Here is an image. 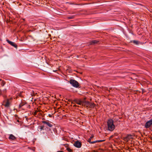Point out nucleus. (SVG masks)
<instances>
[{
    "mask_svg": "<svg viewBox=\"0 0 152 152\" xmlns=\"http://www.w3.org/2000/svg\"><path fill=\"white\" fill-rule=\"evenodd\" d=\"M11 18V16H10V18Z\"/></svg>",
    "mask_w": 152,
    "mask_h": 152,
    "instance_id": "nucleus-30",
    "label": "nucleus"
},
{
    "mask_svg": "<svg viewBox=\"0 0 152 152\" xmlns=\"http://www.w3.org/2000/svg\"><path fill=\"white\" fill-rule=\"evenodd\" d=\"M42 123L46 124L47 125L50 127H52L53 126V125L52 124H51L49 122L47 121H44L42 122Z\"/></svg>",
    "mask_w": 152,
    "mask_h": 152,
    "instance_id": "nucleus-7",
    "label": "nucleus"
},
{
    "mask_svg": "<svg viewBox=\"0 0 152 152\" xmlns=\"http://www.w3.org/2000/svg\"><path fill=\"white\" fill-rule=\"evenodd\" d=\"M74 145L77 148H80L81 147V144L80 142L77 141L75 142Z\"/></svg>",
    "mask_w": 152,
    "mask_h": 152,
    "instance_id": "nucleus-4",
    "label": "nucleus"
},
{
    "mask_svg": "<svg viewBox=\"0 0 152 152\" xmlns=\"http://www.w3.org/2000/svg\"><path fill=\"white\" fill-rule=\"evenodd\" d=\"M98 142L97 140L94 141H92L91 142V144H94L96 142Z\"/></svg>",
    "mask_w": 152,
    "mask_h": 152,
    "instance_id": "nucleus-19",
    "label": "nucleus"
},
{
    "mask_svg": "<svg viewBox=\"0 0 152 152\" xmlns=\"http://www.w3.org/2000/svg\"><path fill=\"white\" fill-rule=\"evenodd\" d=\"M131 42H133L136 45H138L139 44H142V43L139 42L138 41L134 40L131 41Z\"/></svg>",
    "mask_w": 152,
    "mask_h": 152,
    "instance_id": "nucleus-8",
    "label": "nucleus"
},
{
    "mask_svg": "<svg viewBox=\"0 0 152 152\" xmlns=\"http://www.w3.org/2000/svg\"><path fill=\"white\" fill-rule=\"evenodd\" d=\"M75 15H72L67 17V18L68 19H73L75 18Z\"/></svg>",
    "mask_w": 152,
    "mask_h": 152,
    "instance_id": "nucleus-14",
    "label": "nucleus"
},
{
    "mask_svg": "<svg viewBox=\"0 0 152 152\" xmlns=\"http://www.w3.org/2000/svg\"><path fill=\"white\" fill-rule=\"evenodd\" d=\"M10 45H11L16 49H17L18 48V46L14 42L10 41Z\"/></svg>",
    "mask_w": 152,
    "mask_h": 152,
    "instance_id": "nucleus-5",
    "label": "nucleus"
},
{
    "mask_svg": "<svg viewBox=\"0 0 152 152\" xmlns=\"http://www.w3.org/2000/svg\"><path fill=\"white\" fill-rule=\"evenodd\" d=\"M67 151L69 152H72V150L69 148H67Z\"/></svg>",
    "mask_w": 152,
    "mask_h": 152,
    "instance_id": "nucleus-17",
    "label": "nucleus"
},
{
    "mask_svg": "<svg viewBox=\"0 0 152 152\" xmlns=\"http://www.w3.org/2000/svg\"><path fill=\"white\" fill-rule=\"evenodd\" d=\"M17 139V137H15L12 134H10V141L11 140L14 141H16Z\"/></svg>",
    "mask_w": 152,
    "mask_h": 152,
    "instance_id": "nucleus-6",
    "label": "nucleus"
},
{
    "mask_svg": "<svg viewBox=\"0 0 152 152\" xmlns=\"http://www.w3.org/2000/svg\"><path fill=\"white\" fill-rule=\"evenodd\" d=\"M58 152H63V151H59Z\"/></svg>",
    "mask_w": 152,
    "mask_h": 152,
    "instance_id": "nucleus-26",
    "label": "nucleus"
},
{
    "mask_svg": "<svg viewBox=\"0 0 152 152\" xmlns=\"http://www.w3.org/2000/svg\"><path fill=\"white\" fill-rule=\"evenodd\" d=\"M107 125L109 130L112 131L114 129L115 126L114 124L113 121L112 119L108 120L107 122Z\"/></svg>",
    "mask_w": 152,
    "mask_h": 152,
    "instance_id": "nucleus-1",
    "label": "nucleus"
},
{
    "mask_svg": "<svg viewBox=\"0 0 152 152\" xmlns=\"http://www.w3.org/2000/svg\"><path fill=\"white\" fill-rule=\"evenodd\" d=\"M74 101L77 104H78L81 105H83V102L80 100H78L77 99H75Z\"/></svg>",
    "mask_w": 152,
    "mask_h": 152,
    "instance_id": "nucleus-10",
    "label": "nucleus"
},
{
    "mask_svg": "<svg viewBox=\"0 0 152 152\" xmlns=\"http://www.w3.org/2000/svg\"><path fill=\"white\" fill-rule=\"evenodd\" d=\"M99 42V41L96 40H93L91 41L90 42V45H93Z\"/></svg>",
    "mask_w": 152,
    "mask_h": 152,
    "instance_id": "nucleus-9",
    "label": "nucleus"
},
{
    "mask_svg": "<svg viewBox=\"0 0 152 152\" xmlns=\"http://www.w3.org/2000/svg\"><path fill=\"white\" fill-rule=\"evenodd\" d=\"M127 138L129 140L131 139H132L133 138L131 135H128L127 136Z\"/></svg>",
    "mask_w": 152,
    "mask_h": 152,
    "instance_id": "nucleus-13",
    "label": "nucleus"
},
{
    "mask_svg": "<svg viewBox=\"0 0 152 152\" xmlns=\"http://www.w3.org/2000/svg\"><path fill=\"white\" fill-rule=\"evenodd\" d=\"M152 125V118L147 121L145 124V127L148 128L150 127Z\"/></svg>",
    "mask_w": 152,
    "mask_h": 152,
    "instance_id": "nucleus-3",
    "label": "nucleus"
},
{
    "mask_svg": "<svg viewBox=\"0 0 152 152\" xmlns=\"http://www.w3.org/2000/svg\"><path fill=\"white\" fill-rule=\"evenodd\" d=\"M34 114H35V115L36 114V113H34Z\"/></svg>",
    "mask_w": 152,
    "mask_h": 152,
    "instance_id": "nucleus-28",
    "label": "nucleus"
},
{
    "mask_svg": "<svg viewBox=\"0 0 152 152\" xmlns=\"http://www.w3.org/2000/svg\"><path fill=\"white\" fill-rule=\"evenodd\" d=\"M25 104V103L24 102H22L19 104V108H21L23 106H24Z\"/></svg>",
    "mask_w": 152,
    "mask_h": 152,
    "instance_id": "nucleus-12",
    "label": "nucleus"
},
{
    "mask_svg": "<svg viewBox=\"0 0 152 152\" xmlns=\"http://www.w3.org/2000/svg\"><path fill=\"white\" fill-rule=\"evenodd\" d=\"M4 105L6 107H8L10 105V103L8 101L7 102V103L4 104Z\"/></svg>",
    "mask_w": 152,
    "mask_h": 152,
    "instance_id": "nucleus-15",
    "label": "nucleus"
},
{
    "mask_svg": "<svg viewBox=\"0 0 152 152\" xmlns=\"http://www.w3.org/2000/svg\"><path fill=\"white\" fill-rule=\"evenodd\" d=\"M98 142H104L105 141L104 140H97Z\"/></svg>",
    "mask_w": 152,
    "mask_h": 152,
    "instance_id": "nucleus-20",
    "label": "nucleus"
},
{
    "mask_svg": "<svg viewBox=\"0 0 152 152\" xmlns=\"http://www.w3.org/2000/svg\"><path fill=\"white\" fill-rule=\"evenodd\" d=\"M7 42H8L10 44V41L8 40V39H7Z\"/></svg>",
    "mask_w": 152,
    "mask_h": 152,
    "instance_id": "nucleus-23",
    "label": "nucleus"
},
{
    "mask_svg": "<svg viewBox=\"0 0 152 152\" xmlns=\"http://www.w3.org/2000/svg\"><path fill=\"white\" fill-rule=\"evenodd\" d=\"M88 103L89 104V105L90 106V107H94L95 106V104L94 103H89L88 102Z\"/></svg>",
    "mask_w": 152,
    "mask_h": 152,
    "instance_id": "nucleus-11",
    "label": "nucleus"
},
{
    "mask_svg": "<svg viewBox=\"0 0 152 152\" xmlns=\"http://www.w3.org/2000/svg\"><path fill=\"white\" fill-rule=\"evenodd\" d=\"M10 15H11V16L12 15V14H11L10 13Z\"/></svg>",
    "mask_w": 152,
    "mask_h": 152,
    "instance_id": "nucleus-27",
    "label": "nucleus"
},
{
    "mask_svg": "<svg viewBox=\"0 0 152 152\" xmlns=\"http://www.w3.org/2000/svg\"><path fill=\"white\" fill-rule=\"evenodd\" d=\"M93 137H94V136H93V135H92V136H91V137H90V138H91H91H93Z\"/></svg>",
    "mask_w": 152,
    "mask_h": 152,
    "instance_id": "nucleus-25",
    "label": "nucleus"
},
{
    "mask_svg": "<svg viewBox=\"0 0 152 152\" xmlns=\"http://www.w3.org/2000/svg\"><path fill=\"white\" fill-rule=\"evenodd\" d=\"M21 94H22V93H21L20 94H19V96H22V95H21Z\"/></svg>",
    "mask_w": 152,
    "mask_h": 152,
    "instance_id": "nucleus-24",
    "label": "nucleus"
},
{
    "mask_svg": "<svg viewBox=\"0 0 152 152\" xmlns=\"http://www.w3.org/2000/svg\"><path fill=\"white\" fill-rule=\"evenodd\" d=\"M124 140L126 142H128L129 141V139H128L127 138V136L126 137L124 138Z\"/></svg>",
    "mask_w": 152,
    "mask_h": 152,
    "instance_id": "nucleus-16",
    "label": "nucleus"
},
{
    "mask_svg": "<svg viewBox=\"0 0 152 152\" xmlns=\"http://www.w3.org/2000/svg\"><path fill=\"white\" fill-rule=\"evenodd\" d=\"M11 13H12V14H13V13H12V12H11Z\"/></svg>",
    "mask_w": 152,
    "mask_h": 152,
    "instance_id": "nucleus-29",
    "label": "nucleus"
},
{
    "mask_svg": "<svg viewBox=\"0 0 152 152\" xmlns=\"http://www.w3.org/2000/svg\"><path fill=\"white\" fill-rule=\"evenodd\" d=\"M48 116L50 117H52V115L50 114H49L48 115Z\"/></svg>",
    "mask_w": 152,
    "mask_h": 152,
    "instance_id": "nucleus-22",
    "label": "nucleus"
},
{
    "mask_svg": "<svg viewBox=\"0 0 152 152\" xmlns=\"http://www.w3.org/2000/svg\"><path fill=\"white\" fill-rule=\"evenodd\" d=\"M70 84L74 87L78 88L80 86V84L78 83L74 80L71 79L69 81Z\"/></svg>",
    "mask_w": 152,
    "mask_h": 152,
    "instance_id": "nucleus-2",
    "label": "nucleus"
},
{
    "mask_svg": "<svg viewBox=\"0 0 152 152\" xmlns=\"http://www.w3.org/2000/svg\"><path fill=\"white\" fill-rule=\"evenodd\" d=\"M91 138H89L88 139V142H89L90 143H91Z\"/></svg>",
    "mask_w": 152,
    "mask_h": 152,
    "instance_id": "nucleus-21",
    "label": "nucleus"
},
{
    "mask_svg": "<svg viewBox=\"0 0 152 152\" xmlns=\"http://www.w3.org/2000/svg\"><path fill=\"white\" fill-rule=\"evenodd\" d=\"M44 126H40V131H41L42 130H43L44 129Z\"/></svg>",
    "mask_w": 152,
    "mask_h": 152,
    "instance_id": "nucleus-18",
    "label": "nucleus"
}]
</instances>
